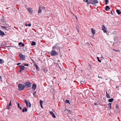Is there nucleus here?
Segmentation results:
<instances>
[{"label":"nucleus","instance_id":"f257e3e1","mask_svg":"<svg viewBox=\"0 0 121 121\" xmlns=\"http://www.w3.org/2000/svg\"><path fill=\"white\" fill-rule=\"evenodd\" d=\"M60 48L57 45V44H56L55 45L52 47V50H54V51L57 52V51H60Z\"/></svg>","mask_w":121,"mask_h":121},{"label":"nucleus","instance_id":"f03ea898","mask_svg":"<svg viewBox=\"0 0 121 121\" xmlns=\"http://www.w3.org/2000/svg\"><path fill=\"white\" fill-rule=\"evenodd\" d=\"M19 90L21 91L25 87V86L23 84H19L18 85Z\"/></svg>","mask_w":121,"mask_h":121},{"label":"nucleus","instance_id":"7ed1b4c3","mask_svg":"<svg viewBox=\"0 0 121 121\" xmlns=\"http://www.w3.org/2000/svg\"><path fill=\"white\" fill-rule=\"evenodd\" d=\"M51 55L52 56H57L58 55V53L54 50H52L51 53Z\"/></svg>","mask_w":121,"mask_h":121},{"label":"nucleus","instance_id":"20e7f679","mask_svg":"<svg viewBox=\"0 0 121 121\" xmlns=\"http://www.w3.org/2000/svg\"><path fill=\"white\" fill-rule=\"evenodd\" d=\"M19 57L20 58L21 60H25V56L23 55L21 53L19 54Z\"/></svg>","mask_w":121,"mask_h":121},{"label":"nucleus","instance_id":"39448f33","mask_svg":"<svg viewBox=\"0 0 121 121\" xmlns=\"http://www.w3.org/2000/svg\"><path fill=\"white\" fill-rule=\"evenodd\" d=\"M7 43L6 42L3 41L2 42V43L1 44V46H4L5 47H9V46H7Z\"/></svg>","mask_w":121,"mask_h":121},{"label":"nucleus","instance_id":"423d86ee","mask_svg":"<svg viewBox=\"0 0 121 121\" xmlns=\"http://www.w3.org/2000/svg\"><path fill=\"white\" fill-rule=\"evenodd\" d=\"M91 2V4H95L97 3L98 1L97 0H90Z\"/></svg>","mask_w":121,"mask_h":121},{"label":"nucleus","instance_id":"0eeeda50","mask_svg":"<svg viewBox=\"0 0 121 121\" xmlns=\"http://www.w3.org/2000/svg\"><path fill=\"white\" fill-rule=\"evenodd\" d=\"M25 85L26 86L28 87H30L31 86V84L29 82H26L25 83Z\"/></svg>","mask_w":121,"mask_h":121},{"label":"nucleus","instance_id":"6e6552de","mask_svg":"<svg viewBox=\"0 0 121 121\" xmlns=\"http://www.w3.org/2000/svg\"><path fill=\"white\" fill-rule=\"evenodd\" d=\"M102 30L104 32L106 33V32L107 29L105 28V26L103 25L102 26Z\"/></svg>","mask_w":121,"mask_h":121},{"label":"nucleus","instance_id":"1a4fd4ad","mask_svg":"<svg viewBox=\"0 0 121 121\" xmlns=\"http://www.w3.org/2000/svg\"><path fill=\"white\" fill-rule=\"evenodd\" d=\"M28 11L29 12L31 13L33 12V10L31 8H28Z\"/></svg>","mask_w":121,"mask_h":121},{"label":"nucleus","instance_id":"9d476101","mask_svg":"<svg viewBox=\"0 0 121 121\" xmlns=\"http://www.w3.org/2000/svg\"><path fill=\"white\" fill-rule=\"evenodd\" d=\"M50 113L52 115V116L53 118H56V116L53 112H50Z\"/></svg>","mask_w":121,"mask_h":121},{"label":"nucleus","instance_id":"9b49d317","mask_svg":"<svg viewBox=\"0 0 121 121\" xmlns=\"http://www.w3.org/2000/svg\"><path fill=\"white\" fill-rule=\"evenodd\" d=\"M36 85L35 84H33V86L32 87V88L33 89L35 90L36 89Z\"/></svg>","mask_w":121,"mask_h":121},{"label":"nucleus","instance_id":"f8f14e48","mask_svg":"<svg viewBox=\"0 0 121 121\" xmlns=\"http://www.w3.org/2000/svg\"><path fill=\"white\" fill-rule=\"evenodd\" d=\"M19 66L20 67L22 70H24L25 67L24 66L22 65H19Z\"/></svg>","mask_w":121,"mask_h":121},{"label":"nucleus","instance_id":"ddd939ff","mask_svg":"<svg viewBox=\"0 0 121 121\" xmlns=\"http://www.w3.org/2000/svg\"><path fill=\"white\" fill-rule=\"evenodd\" d=\"M0 35L3 36L5 35L3 31L0 30Z\"/></svg>","mask_w":121,"mask_h":121},{"label":"nucleus","instance_id":"4468645a","mask_svg":"<svg viewBox=\"0 0 121 121\" xmlns=\"http://www.w3.org/2000/svg\"><path fill=\"white\" fill-rule=\"evenodd\" d=\"M91 32L92 33L93 35H94L95 34V31L94 30L93 28H92L91 29Z\"/></svg>","mask_w":121,"mask_h":121},{"label":"nucleus","instance_id":"2eb2a0df","mask_svg":"<svg viewBox=\"0 0 121 121\" xmlns=\"http://www.w3.org/2000/svg\"><path fill=\"white\" fill-rule=\"evenodd\" d=\"M106 96L108 98H110V96L109 94H108L107 91L106 92Z\"/></svg>","mask_w":121,"mask_h":121},{"label":"nucleus","instance_id":"dca6fc26","mask_svg":"<svg viewBox=\"0 0 121 121\" xmlns=\"http://www.w3.org/2000/svg\"><path fill=\"white\" fill-rule=\"evenodd\" d=\"M27 110L26 108H23L22 110V111L23 112H27Z\"/></svg>","mask_w":121,"mask_h":121},{"label":"nucleus","instance_id":"f3484780","mask_svg":"<svg viewBox=\"0 0 121 121\" xmlns=\"http://www.w3.org/2000/svg\"><path fill=\"white\" fill-rule=\"evenodd\" d=\"M34 66H35V68L37 70H39L38 67L36 64H34Z\"/></svg>","mask_w":121,"mask_h":121},{"label":"nucleus","instance_id":"a211bd4d","mask_svg":"<svg viewBox=\"0 0 121 121\" xmlns=\"http://www.w3.org/2000/svg\"><path fill=\"white\" fill-rule=\"evenodd\" d=\"M43 103V101L41 100H40V103L41 105V107L42 108H43L42 106V104Z\"/></svg>","mask_w":121,"mask_h":121},{"label":"nucleus","instance_id":"6ab92c4d","mask_svg":"<svg viewBox=\"0 0 121 121\" xmlns=\"http://www.w3.org/2000/svg\"><path fill=\"white\" fill-rule=\"evenodd\" d=\"M4 61L2 59H0V63L1 64H3L4 63Z\"/></svg>","mask_w":121,"mask_h":121},{"label":"nucleus","instance_id":"aec40b11","mask_svg":"<svg viewBox=\"0 0 121 121\" xmlns=\"http://www.w3.org/2000/svg\"><path fill=\"white\" fill-rule=\"evenodd\" d=\"M116 11L118 14H120L121 13V12H120V10L118 9H117Z\"/></svg>","mask_w":121,"mask_h":121},{"label":"nucleus","instance_id":"412c9836","mask_svg":"<svg viewBox=\"0 0 121 121\" xmlns=\"http://www.w3.org/2000/svg\"><path fill=\"white\" fill-rule=\"evenodd\" d=\"M113 98H111L108 99V101L109 102H112L113 100Z\"/></svg>","mask_w":121,"mask_h":121},{"label":"nucleus","instance_id":"4be33fe9","mask_svg":"<svg viewBox=\"0 0 121 121\" xmlns=\"http://www.w3.org/2000/svg\"><path fill=\"white\" fill-rule=\"evenodd\" d=\"M110 9V8L108 6H106V7L105 9L107 11L108 10V9Z\"/></svg>","mask_w":121,"mask_h":121},{"label":"nucleus","instance_id":"5701e85b","mask_svg":"<svg viewBox=\"0 0 121 121\" xmlns=\"http://www.w3.org/2000/svg\"><path fill=\"white\" fill-rule=\"evenodd\" d=\"M111 103H109L108 104V105L109 106L108 107V108H109V109H111Z\"/></svg>","mask_w":121,"mask_h":121},{"label":"nucleus","instance_id":"b1692460","mask_svg":"<svg viewBox=\"0 0 121 121\" xmlns=\"http://www.w3.org/2000/svg\"><path fill=\"white\" fill-rule=\"evenodd\" d=\"M24 102L26 104L27 107H28V101L26 100L25 99L24 101Z\"/></svg>","mask_w":121,"mask_h":121},{"label":"nucleus","instance_id":"393cba45","mask_svg":"<svg viewBox=\"0 0 121 121\" xmlns=\"http://www.w3.org/2000/svg\"><path fill=\"white\" fill-rule=\"evenodd\" d=\"M31 45L32 46H34L36 45V43L35 42L32 41V43L31 44Z\"/></svg>","mask_w":121,"mask_h":121},{"label":"nucleus","instance_id":"a878e982","mask_svg":"<svg viewBox=\"0 0 121 121\" xmlns=\"http://www.w3.org/2000/svg\"><path fill=\"white\" fill-rule=\"evenodd\" d=\"M65 102L66 103H69V104H70L69 101L67 99H66L65 100Z\"/></svg>","mask_w":121,"mask_h":121},{"label":"nucleus","instance_id":"bb28decb","mask_svg":"<svg viewBox=\"0 0 121 121\" xmlns=\"http://www.w3.org/2000/svg\"><path fill=\"white\" fill-rule=\"evenodd\" d=\"M18 104V107L20 109V110H21L22 109V108L20 107V104H19V103H18V104Z\"/></svg>","mask_w":121,"mask_h":121},{"label":"nucleus","instance_id":"cd10ccee","mask_svg":"<svg viewBox=\"0 0 121 121\" xmlns=\"http://www.w3.org/2000/svg\"><path fill=\"white\" fill-rule=\"evenodd\" d=\"M97 58L98 59V61L99 62H101V60L99 59V58L98 57H97Z\"/></svg>","mask_w":121,"mask_h":121},{"label":"nucleus","instance_id":"c85d7f7f","mask_svg":"<svg viewBox=\"0 0 121 121\" xmlns=\"http://www.w3.org/2000/svg\"><path fill=\"white\" fill-rule=\"evenodd\" d=\"M42 11V10L41 9H40V7H39V10L38 11V13H41Z\"/></svg>","mask_w":121,"mask_h":121},{"label":"nucleus","instance_id":"c756f323","mask_svg":"<svg viewBox=\"0 0 121 121\" xmlns=\"http://www.w3.org/2000/svg\"><path fill=\"white\" fill-rule=\"evenodd\" d=\"M1 27L2 28H3L4 29H5V30H8L7 29V28L5 27L4 26H1Z\"/></svg>","mask_w":121,"mask_h":121},{"label":"nucleus","instance_id":"7c9ffc66","mask_svg":"<svg viewBox=\"0 0 121 121\" xmlns=\"http://www.w3.org/2000/svg\"><path fill=\"white\" fill-rule=\"evenodd\" d=\"M91 0H90L88 1V2H87V5L89 4H91Z\"/></svg>","mask_w":121,"mask_h":121},{"label":"nucleus","instance_id":"2f4dec72","mask_svg":"<svg viewBox=\"0 0 121 121\" xmlns=\"http://www.w3.org/2000/svg\"><path fill=\"white\" fill-rule=\"evenodd\" d=\"M54 64H56V66H59V64L58 63H55L54 62Z\"/></svg>","mask_w":121,"mask_h":121},{"label":"nucleus","instance_id":"473e14b6","mask_svg":"<svg viewBox=\"0 0 121 121\" xmlns=\"http://www.w3.org/2000/svg\"><path fill=\"white\" fill-rule=\"evenodd\" d=\"M105 4H108V0H105Z\"/></svg>","mask_w":121,"mask_h":121},{"label":"nucleus","instance_id":"72a5a7b5","mask_svg":"<svg viewBox=\"0 0 121 121\" xmlns=\"http://www.w3.org/2000/svg\"><path fill=\"white\" fill-rule=\"evenodd\" d=\"M31 106V104L30 103H29V104L28 106L29 107H30Z\"/></svg>","mask_w":121,"mask_h":121},{"label":"nucleus","instance_id":"f704fd0d","mask_svg":"<svg viewBox=\"0 0 121 121\" xmlns=\"http://www.w3.org/2000/svg\"><path fill=\"white\" fill-rule=\"evenodd\" d=\"M10 106L9 105H7V108L8 109H9V107Z\"/></svg>","mask_w":121,"mask_h":121},{"label":"nucleus","instance_id":"c9c22d12","mask_svg":"<svg viewBox=\"0 0 121 121\" xmlns=\"http://www.w3.org/2000/svg\"><path fill=\"white\" fill-rule=\"evenodd\" d=\"M36 92L35 91H34L33 92V95L34 96L36 94Z\"/></svg>","mask_w":121,"mask_h":121},{"label":"nucleus","instance_id":"e433bc0d","mask_svg":"<svg viewBox=\"0 0 121 121\" xmlns=\"http://www.w3.org/2000/svg\"><path fill=\"white\" fill-rule=\"evenodd\" d=\"M11 101H10V103L9 104V105L10 106H11Z\"/></svg>","mask_w":121,"mask_h":121},{"label":"nucleus","instance_id":"4c0bfd02","mask_svg":"<svg viewBox=\"0 0 121 121\" xmlns=\"http://www.w3.org/2000/svg\"><path fill=\"white\" fill-rule=\"evenodd\" d=\"M11 101H10V103L9 104V105L10 106H11Z\"/></svg>","mask_w":121,"mask_h":121},{"label":"nucleus","instance_id":"58836bf2","mask_svg":"<svg viewBox=\"0 0 121 121\" xmlns=\"http://www.w3.org/2000/svg\"><path fill=\"white\" fill-rule=\"evenodd\" d=\"M116 107L117 108H119V106L117 104H116Z\"/></svg>","mask_w":121,"mask_h":121},{"label":"nucleus","instance_id":"ea45409f","mask_svg":"<svg viewBox=\"0 0 121 121\" xmlns=\"http://www.w3.org/2000/svg\"><path fill=\"white\" fill-rule=\"evenodd\" d=\"M22 42H19V43L18 44H19V45H21V44H22Z\"/></svg>","mask_w":121,"mask_h":121},{"label":"nucleus","instance_id":"a19ab883","mask_svg":"<svg viewBox=\"0 0 121 121\" xmlns=\"http://www.w3.org/2000/svg\"><path fill=\"white\" fill-rule=\"evenodd\" d=\"M84 81H81L80 82L81 83V84H83V83H84Z\"/></svg>","mask_w":121,"mask_h":121},{"label":"nucleus","instance_id":"79ce46f5","mask_svg":"<svg viewBox=\"0 0 121 121\" xmlns=\"http://www.w3.org/2000/svg\"><path fill=\"white\" fill-rule=\"evenodd\" d=\"M94 104L96 105H98V103H95Z\"/></svg>","mask_w":121,"mask_h":121},{"label":"nucleus","instance_id":"37998d69","mask_svg":"<svg viewBox=\"0 0 121 121\" xmlns=\"http://www.w3.org/2000/svg\"><path fill=\"white\" fill-rule=\"evenodd\" d=\"M110 12H111V13L112 15H113V13H112V11H110Z\"/></svg>","mask_w":121,"mask_h":121},{"label":"nucleus","instance_id":"c03bdc74","mask_svg":"<svg viewBox=\"0 0 121 121\" xmlns=\"http://www.w3.org/2000/svg\"><path fill=\"white\" fill-rule=\"evenodd\" d=\"M98 77L99 78H102V79L103 78L101 76H98Z\"/></svg>","mask_w":121,"mask_h":121},{"label":"nucleus","instance_id":"a18cd8bd","mask_svg":"<svg viewBox=\"0 0 121 121\" xmlns=\"http://www.w3.org/2000/svg\"><path fill=\"white\" fill-rule=\"evenodd\" d=\"M78 26H76V28L77 29V30H78Z\"/></svg>","mask_w":121,"mask_h":121},{"label":"nucleus","instance_id":"49530a36","mask_svg":"<svg viewBox=\"0 0 121 121\" xmlns=\"http://www.w3.org/2000/svg\"><path fill=\"white\" fill-rule=\"evenodd\" d=\"M24 65V66H29V65L28 64H25Z\"/></svg>","mask_w":121,"mask_h":121},{"label":"nucleus","instance_id":"de8ad7c7","mask_svg":"<svg viewBox=\"0 0 121 121\" xmlns=\"http://www.w3.org/2000/svg\"><path fill=\"white\" fill-rule=\"evenodd\" d=\"M21 64V63H18L17 64V65H20V64Z\"/></svg>","mask_w":121,"mask_h":121},{"label":"nucleus","instance_id":"09e8293b","mask_svg":"<svg viewBox=\"0 0 121 121\" xmlns=\"http://www.w3.org/2000/svg\"><path fill=\"white\" fill-rule=\"evenodd\" d=\"M31 24H29L28 25V26H31Z\"/></svg>","mask_w":121,"mask_h":121},{"label":"nucleus","instance_id":"8fccbe9b","mask_svg":"<svg viewBox=\"0 0 121 121\" xmlns=\"http://www.w3.org/2000/svg\"><path fill=\"white\" fill-rule=\"evenodd\" d=\"M24 43H22V46H24Z\"/></svg>","mask_w":121,"mask_h":121},{"label":"nucleus","instance_id":"3c124183","mask_svg":"<svg viewBox=\"0 0 121 121\" xmlns=\"http://www.w3.org/2000/svg\"><path fill=\"white\" fill-rule=\"evenodd\" d=\"M88 0H86L85 1V2H88Z\"/></svg>","mask_w":121,"mask_h":121},{"label":"nucleus","instance_id":"603ef678","mask_svg":"<svg viewBox=\"0 0 121 121\" xmlns=\"http://www.w3.org/2000/svg\"><path fill=\"white\" fill-rule=\"evenodd\" d=\"M28 25L27 24H25V26H28Z\"/></svg>","mask_w":121,"mask_h":121},{"label":"nucleus","instance_id":"864d4df0","mask_svg":"<svg viewBox=\"0 0 121 121\" xmlns=\"http://www.w3.org/2000/svg\"><path fill=\"white\" fill-rule=\"evenodd\" d=\"M19 71L20 72H22V70H20Z\"/></svg>","mask_w":121,"mask_h":121},{"label":"nucleus","instance_id":"5fc2aeb1","mask_svg":"<svg viewBox=\"0 0 121 121\" xmlns=\"http://www.w3.org/2000/svg\"><path fill=\"white\" fill-rule=\"evenodd\" d=\"M0 79H2V78L1 76H0Z\"/></svg>","mask_w":121,"mask_h":121},{"label":"nucleus","instance_id":"6e6d98bb","mask_svg":"<svg viewBox=\"0 0 121 121\" xmlns=\"http://www.w3.org/2000/svg\"><path fill=\"white\" fill-rule=\"evenodd\" d=\"M47 69L46 68V72H47Z\"/></svg>","mask_w":121,"mask_h":121},{"label":"nucleus","instance_id":"4d7b16f0","mask_svg":"<svg viewBox=\"0 0 121 121\" xmlns=\"http://www.w3.org/2000/svg\"><path fill=\"white\" fill-rule=\"evenodd\" d=\"M95 4H93L95 6H96Z\"/></svg>","mask_w":121,"mask_h":121},{"label":"nucleus","instance_id":"13d9d810","mask_svg":"<svg viewBox=\"0 0 121 121\" xmlns=\"http://www.w3.org/2000/svg\"><path fill=\"white\" fill-rule=\"evenodd\" d=\"M76 19H77V17H76Z\"/></svg>","mask_w":121,"mask_h":121},{"label":"nucleus","instance_id":"bf43d9fd","mask_svg":"<svg viewBox=\"0 0 121 121\" xmlns=\"http://www.w3.org/2000/svg\"><path fill=\"white\" fill-rule=\"evenodd\" d=\"M114 50L116 51H117L116 50Z\"/></svg>","mask_w":121,"mask_h":121},{"label":"nucleus","instance_id":"052dcab7","mask_svg":"<svg viewBox=\"0 0 121 121\" xmlns=\"http://www.w3.org/2000/svg\"><path fill=\"white\" fill-rule=\"evenodd\" d=\"M49 13H47V14H49Z\"/></svg>","mask_w":121,"mask_h":121},{"label":"nucleus","instance_id":"680f3d73","mask_svg":"<svg viewBox=\"0 0 121 121\" xmlns=\"http://www.w3.org/2000/svg\"><path fill=\"white\" fill-rule=\"evenodd\" d=\"M83 1H85V0H83Z\"/></svg>","mask_w":121,"mask_h":121},{"label":"nucleus","instance_id":"e2e57ef3","mask_svg":"<svg viewBox=\"0 0 121 121\" xmlns=\"http://www.w3.org/2000/svg\"><path fill=\"white\" fill-rule=\"evenodd\" d=\"M116 88H117V86H116Z\"/></svg>","mask_w":121,"mask_h":121},{"label":"nucleus","instance_id":"0e129e2a","mask_svg":"<svg viewBox=\"0 0 121 121\" xmlns=\"http://www.w3.org/2000/svg\"><path fill=\"white\" fill-rule=\"evenodd\" d=\"M101 57H102V58H103V57H102V56Z\"/></svg>","mask_w":121,"mask_h":121}]
</instances>
